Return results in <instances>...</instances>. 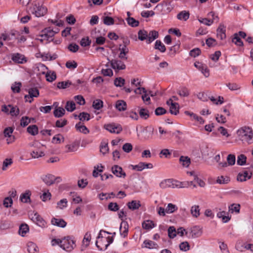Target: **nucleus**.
<instances>
[{
  "instance_id": "11",
  "label": "nucleus",
  "mask_w": 253,
  "mask_h": 253,
  "mask_svg": "<svg viewBox=\"0 0 253 253\" xmlns=\"http://www.w3.org/2000/svg\"><path fill=\"white\" fill-rule=\"evenodd\" d=\"M152 168L153 165L152 164L142 162L133 166V169H136L138 171H141L145 169H152Z\"/></svg>"
},
{
  "instance_id": "17",
  "label": "nucleus",
  "mask_w": 253,
  "mask_h": 253,
  "mask_svg": "<svg viewBox=\"0 0 253 253\" xmlns=\"http://www.w3.org/2000/svg\"><path fill=\"white\" fill-rule=\"evenodd\" d=\"M115 108L119 111H124L126 110L127 105L126 102L124 100H119L116 102Z\"/></svg>"
},
{
  "instance_id": "2",
  "label": "nucleus",
  "mask_w": 253,
  "mask_h": 253,
  "mask_svg": "<svg viewBox=\"0 0 253 253\" xmlns=\"http://www.w3.org/2000/svg\"><path fill=\"white\" fill-rule=\"evenodd\" d=\"M62 242L61 248L67 252L72 251L76 247L75 242L69 236L63 238Z\"/></svg>"
},
{
  "instance_id": "26",
  "label": "nucleus",
  "mask_w": 253,
  "mask_h": 253,
  "mask_svg": "<svg viewBox=\"0 0 253 253\" xmlns=\"http://www.w3.org/2000/svg\"><path fill=\"white\" fill-rule=\"evenodd\" d=\"M31 192L30 190H26L25 193L22 194L20 196V200L23 203H28L30 202V196Z\"/></svg>"
},
{
  "instance_id": "50",
  "label": "nucleus",
  "mask_w": 253,
  "mask_h": 253,
  "mask_svg": "<svg viewBox=\"0 0 253 253\" xmlns=\"http://www.w3.org/2000/svg\"><path fill=\"white\" fill-rule=\"evenodd\" d=\"M246 160V157L243 154H241L237 158V163L239 165L243 166L245 164Z\"/></svg>"
},
{
  "instance_id": "52",
  "label": "nucleus",
  "mask_w": 253,
  "mask_h": 253,
  "mask_svg": "<svg viewBox=\"0 0 253 253\" xmlns=\"http://www.w3.org/2000/svg\"><path fill=\"white\" fill-rule=\"evenodd\" d=\"M13 163L12 160L11 159H5L2 163V169L3 170H5L7 167L10 166Z\"/></svg>"
},
{
  "instance_id": "12",
  "label": "nucleus",
  "mask_w": 253,
  "mask_h": 253,
  "mask_svg": "<svg viewBox=\"0 0 253 253\" xmlns=\"http://www.w3.org/2000/svg\"><path fill=\"white\" fill-rule=\"evenodd\" d=\"M91 239V234L89 232H86L84 237L82 241V250L83 251L86 249L89 245Z\"/></svg>"
},
{
  "instance_id": "15",
  "label": "nucleus",
  "mask_w": 253,
  "mask_h": 253,
  "mask_svg": "<svg viewBox=\"0 0 253 253\" xmlns=\"http://www.w3.org/2000/svg\"><path fill=\"white\" fill-rule=\"evenodd\" d=\"M79 144L76 141H74L70 144L66 145L65 148L66 149V152H74L76 151L79 148Z\"/></svg>"
},
{
  "instance_id": "32",
  "label": "nucleus",
  "mask_w": 253,
  "mask_h": 253,
  "mask_svg": "<svg viewBox=\"0 0 253 253\" xmlns=\"http://www.w3.org/2000/svg\"><path fill=\"white\" fill-rule=\"evenodd\" d=\"M75 127L77 130H79L80 132L84 134H87L89 132L88 128L85 126L83 125L81 122L77 124Z\"/></svg>"
},
{
  "instance_id": "53",
  "label": "nucleus",
  "mask_w": 253,
  "mask_h": 253,
  "mask_svg": "<svg viewBox=\"0 0 253 253\" xmlns=\"http://www.w3.org/2000/svg\"><path fill=\"white\" fill-rule=\"evenodd\" d=\"M67 203L68 201L66 199H63L57 203V208L59 209H63L67 207Z\"/></svg>"
},
{
  "instance_id": "58",
  "label": "nucleus",
  "mask_w": 253,
  "mask_h": 253,
  "mask_svg": "<svg viewBox=\"0 0 253 253\" xmlns=\"http://www.w3.org/2000/svg\"><path fill=\"white\" fill-rule=\"evenodd\" d=\"M198 21L201 23H203L207 26H211L213 23V19H209L208 18H200L198 19Z\"/></svg>"
},
{
  "instance_id": "10",
  "label": "nucleus",
  "mask_w": 253,
  "mask_h": 253,
  "mask_svg": "<svg viewBox=\"0 0 253 253\" xmlns=\"http://www.w3.org/2000/svg\"><path fill=\"white\" fill-rule=\"evenodd\" d=\"M42 180L46 185L50 186L55 182V177L52 174H47L43 176Z\"/></svg>"
},
{
  "instance_id": "33",
  "label": "nucleus",
  "mask_w": 253,
  "mask_h": 253,
  "mask_svg": "<svg viewBox=\"0 0 253 253\" xmlns=\"http://www.w3.org/2000/svg\"><path fill=\"white\" fill-rule=\"evenodd\" d=\"M178 210V207L172 203L168 204L166 208V211L167 213H172Z\"/></svg>"
},
{
  "instance_id": "49",
  "label": "nucleus",
  "mask_w": 253,
  "mask_h": 253,
  "mask_svg": "<svg viewBox=\"0 0 253 253\" xmlns=\"http://www.w3.org/2000/svg\"><path fill=\"white\" fill-rule=\"evenodd\" d=\"M229 210L231 212H235L238 213L240 212V205L236 204H232L229 207Z\"/></svg>"
},
{
  "instance_id": "34",
  "label": "nucleus",
  "mask_w": 253,
  "mask_h": 253,
  "mask_svg": "<svg viewBox=\"0 0 253 253\" xmlns=\"http://www.w3.org/2000/svg\"><path fill=\"white\" fill-rule=\"evenodd\" d=\"M65 109L60 107L56 108L53 112V114L56 118H60L62 117L65 114Z\"/></svg>"
},
{
  "instance_id": "62",
  "label": "nucleus",
  "mask_w": 253,
  "mask_h": 253,
  "mask_svg": "<svg viewBox=\"0 0 253 253\" xmlns=\"http://www.w3.org/2000/svg\"><path fill=\"white\" fill-rule=\"evenodd\" d=\"M77 62L74 61H68L66 63V67L70 69H74L77 68Z\"/></svg>"
},
{
  "instance_id": "14",
  "label": "nucleus",
  "mask_w": 253,
  "mask_h": 253,
  "mask_svg": "<svg viewBox=\"0 0 253 253\" xmlns=\"http://www.w3.org/2000/svg\"><path fill=\"white\" fill-rule=\"evenodd\" d=\"M171 188H187L188 185L187 182H181L178 180L171 179Z\"/></svg>"
},
{
  "instance_id": "19",
  "label": "nucleus",
  "mask_w": 253,
  "mask_h": 253,
  "mask_svg": "<svg viewBox=\"0 0 253 253\" xmlns=\"http://www.w3.org/2000/svg\"><path fill=\"white\" fill-rule=\"evenodd\" d=\"M31 219L40 226L44 225L45 221L37 213L32 215Z\"/></svg>"
},
{
  "instance_id": "29",
  "label": "nucleus",
  "mask_w": 253,
  "mask_h": 253,
  "mask_svg": "<svg viewBox=\"0 0 253 253\" xmlns=\"http://www.w3.org/2000/svg\"><path fill=\"white\" fill-rule=\"evenodd\" d=\"M27 250L29 253H37L38 248L34 243L30 242L27 244Z\"/></svg>"
},
{
  "instance_id": "46",
  "label": "nucleus",
  "mask_w": 253,
  "mask_h": 253,
  "mask_svg": "<svg viewBox=\"0 0 253 253\" xmlns=\"http://www.w3.org/2000/svg\"><path fill=\"white\" fill-rule=\"evenodd\" d=\"M10 110L9 114L12 116H17L19 113V110L16 106H13L11 105H8Z\"/></svg>"
},
{
  "instance_id": "36",
  "label": "nucleus",
  "mask_w": 253,
  "mask_h": 253,
  "mask_svg": "<svg viewBox=\"0 0 253 253\" xmlns=\"http://www.w3.org/2000/svg\"><path fill=\"white\" fill-rule=\"evenodd\" d=\"M28 133L32 135H36L38 133V128L36 125H31L27 128Z\"/></svg>"
},
{
  "instance_id": "6",
  "label": "nucleus",
  "mask_w": 253,
  "mask_h": 253,
  "mask_svg": "<svg viewBox=\"0 0 253 253\" xmlns=\"http://www.w3.org/2000/svg\"><path fill=\"white\" fill-rule=\"evenodd\" d=\"M110 62L112 68L115 70L119 71L126 69L125 64L121 60L112 59Z\"/></svg>"
},
{
  "instance_id": "60",
  "label": "nucleus",
  "mask_w": 253,
  "mask_h": 253,
  "mask_svg": "<svg viewBox=\"0 0 253 253\" xmlns=\"http://www.w3.org/2000/svg\"><path fill=\"white\" fill-rule=\"evenodd\" d=\"M125 82V80L122 78H117L114 80V84L116 86L121 87L124 85Z\"/></svg>"
},
{
  "instance_id": "51",
  "label": "nucleus",
  "mask_w": 253,
  "mask_h": 253,
  "mask_svg": "<svg viewBox=\"0 0 253 253\" xmlns=\"http://www.w3.org/2000/svg\"><path fill=\"white\" fill-rule=\"evenodd\" d=\"M46 81L52 82L56 79V76L54 72H47L45 75Z\"/></svg>"
},
{
  "instance_id": "45",
  "label": "nucleus",
  "mask_w": 253,
  "mask_h": 253,
  "mask_svg": "<svg viewBox=\"0 0 253 253\" xmlns=\"http://www.w3.org/2000/svg\"><path fill=\"white\" fill-rule=\"evenodd\" d=\"M31 155L33 158H39L44 156V153L42 151L34 150L31 153Z\"/></svg>"
},
{
  "instance_id": "41",
  "label": "nucleus",
  "mask_w": 253,
  "mask_h": 253,
  "mask_svg": "<svg viewBox=\"0 0 253 253\" xmlns=\"http://www.w3.org/2000/svg\"><path fill=\"white\" fill-rule=\"evenodd\" d=\"M29 231V227L26 224H22L19 229V233L22 236H24Z\"/></svg>"
},
{
  "instance_id": "47",
  "label": "nucleus",
  "mask_w": 253,
  "mask_h": 253,
  "mask_svg": "<svg viewBox=\"0 0 253 253\" xmlns=\"http://www.w3.org/2000/svg\"><path fill=\"white\" fill-rule=\"evenodd\" d=\"M65 109L69 112H73L76 109L75 103L73 101H67Z\"/></svg>"
},
{
  "instance_id": "30",
  "label": "nucleus",
  "mask_w": 253,
  "mask_h": 253,
  "mask_svg": "<svg viewBox=\"0 0 253 253\" xmlns=\"http://www.w3.org/2000/svg\"><path fill=\"white\" fill-rule=\"evenodd\" d=\"M179 162L183 167L187 168L191 163L190 158L188 156H182L179 158Z\"/></svg>"
},
{
  "instance_id": "43",
  "label": "nucleus",
  "mask_w": 253,
  "mask_h": 253,
  "mask_svg": "<svg viewBox=\"0 0 253 253\" xmlns=\"http://www.w3.org/2000/svg\"><path fill=\"white\" fill-rule=\"evenodd\" d=\"M103 102L101 100L96 99L93 102L92 106L95 109L99 110L103 107Z\"/></svg>"
},
{
  "instance_id": "63",
  "label": "nucleus",
  "mask_w": 253,
  "mask_h": 253,
  "mask_svg": "<svg viewBox=\"0 0 253 253\" xmlns=\"http://www.w3.org/2000/svg\"><path fill=\"white\" fill-rule=\"evenodd\" d=\"M21 86V83L20 82H15L11 86V89L14 92L18 93L20 90V87Z\"/></svg>"
},
{
  "instance_id": "42",
  "label": "nucleus",
  "mask_w": 253,
  "mask_h": 253,
  "mask_svg": "<svg viewBox=\"0 0 253 253\" xmlns=\"http://www.w3.org/2000/svg\"><path fill=\"white\" fill-rule=\"evenodd\" d=\"M178 94L182 97H187L189 95V90L186 87H182L178 91Z\"/></svg>"
},
{
  "instance_id": "59",
  "label": "nucleus",
  "mask_w": 253,
  "mask_h": 253,
  "mask_svg": "<svg viewBox=\"0 0 253 253\" xmlns=\"http://www.w3.org/2000/svg\"><path fill=\"white\" fill-rule=\"evenodd\" d=\"M176 232L173 226H170L168 229V235L170 238H174L176 235Z\"/></svg>"
},
{
  "instance_id": "13",
  "label": "nucleus",
  "mask_w": 253,
  "mask_h": 253,
  "mask_svg": "<svg viewBox=\"0 0 253 253\" xmlns=\"http://www.w3.org/2000/svg\"><path fill=\"white\" fill-rule=\"evenodd\" d=\"M225 31V26L220 24L216 30L217 38L221 40L224 39L226 38Z\"/></svg>"
},
{
  "instance_id": "54",
  "label": "nucleus",
  "mask_w": 253,
  "mask_h": 253,
  "mask_svg": "<svg viewBox=\"0 0 253 253\" xmlns=\"http://www.w3.org/2000/svg\"><path fill=\"white\" fill-rule=\"evenodd\" d=\"M210 99L215 104L218 105L221 104L223 103L224 99L222 97L218 96V99L215 98L214 97L211 96L210 97Z\"/></svg>"
},
{
  "instance_id": "64",
  "label": "nucleus",
  "mask_w": 253,
  "mask_h": 253,
  "mask_svg": "<svg viewBox=\"0 0 253 253\" xmlns=\"http://www.w3.org/2000/svg\"><path fill=\"white\" fill-rule=\"evenodd\" d=\"M31 119L28 117H23L21 119L20 125L22 126L25 127L27 126L31 122Z\"/></svg>"
},
{
  "instance_id": "23",
  "label": "nucleus",
  "mask_w": 253,
  "mask_h": 253,
  "mask_svg": "<svg viewBox=\"0 0 253 253\" xmlns=\"http://www.w3.org/2000/svg\"><path fill=\"white\" fill-rule=\"evenodd\" d=\"M190 16L189 12L186 10H183L180 12L177 15V18L179 20L186 21L187 20Z\"/></svg>"
},
{
  "instance_id": "35",
  "label": "nucleus",
  "mask_w": 253,
  "mask_h": 253,
  "mask_svg": "<svg viewBox=\"0 0 253 253\" xmlns=\"http://www.w3.org/2000/svg\"><path fill=\"white\" fill-rule=\"evenodd\" d=\"M42 32L43 33L44 37H46V36H48L49 39L55 35L53 30L51 29L50 27L44 29L42 31Z\"/></svg>"
},
{
  "instance_id": "16",
  "label": "nucleus",
  "mask_w": 253,
  "mask_h": 253,
  "mask_svg": "<svg viewBox=\"0 0 253 253\" xmlns=\"http://www.w3.org/2000/svg\"><path fill=\"white\" fill-rule=\"evenodd\" d=\"M51 222L52 225L62 228L65 227L67 225L65 221L60 218H53L51 219Z\"/></svg>"
},
{
  "instance_id": "20",
  "label": "nucleus",
  "mask_w": 253,
  "mask_h": 253,
  "mask_svg": "<svg viewBox=\"0 0 253 253\" xmlns=\"http://www.w3.org/2000/svg\"><path fill=\"white\" fill-rule=\"evenodd\" d=\"M158 32L156 31H151L148 34L147 39L146 40L147 43L149 44L152 42L158 37Z\"/></svg>"
},
{
  "instance_id": "55",
  "label": "nucleus",
  "mask_w": 253,
  "mask_h": 253,
  "mask_svg": "<svg viewBox=\"0 0 253 253\" xmlns=\"http://www.w3.org/2000/svg\"><path fill=\"white\" fill-rule=\"evenodd\" d=\"M100 152L103 155L107 153L109 151L108 143L106 142H102L100 145Z\"/></svg>"
},
{
  "instance_id": "48",
  "label": "nucleus",
  "mask_w": 253,
  "mask_h": 253,
  "mask_svg": "<svg viewBox=\"0 0 253 253\" xmlns=\"http://www.w3.org/2000/svg\"><path fill=\"white\" fill-rule=\"evenodd\" d=\"M148 33L145 30H140L138 33V38L140 41H144L147 39Z\"/></svg>"
},
{
  "instance_id": "28",
  "label": "nucleus",
  "mask_w": 253,
  "mask_h": 253,
  "mask_svg": "<svg viewBox=\"0 0 253 253\" xmlns=\"http://www.w3.org/2000/svg\"><path fill=\"white\" fill-rule=\"evenodd\" d=\"M171 179H164L159 183V186L162 189L171 188Z\"/></svg>"
},
{
  "instance_id": "9",
  "label": "nucleus",
  "mask_w": 253,
  "mask_h": 253,
  "mask_svg": "<svg viewBox=\"0 0 253 253\" xmlns=\"http://www.w3.org/2000/svg\"><path fill=\"white\" fill-rule=\"evenodd\" d=\"M112 172L116 176L119 177H123L124 178L126 176V174L123 171L122 168L118 165H115L112 167Z\"/></svg>"
},
{
  "instance_id": "5",
  "label": "nucleus",
  "mask_w": 253,
  "mask_h": 253,
  "mask_svg": "<svg viewBox=\"0 0 253 253\" xmlns=\"http://www.w3.org/2000/svg\"><path fill=\"white\" fill-rule=\"evenodd\" d=\"M28 95H25L24 98L26 101L31 103L33 101L32 98L37 97L39 96V91L36 87H32L28 89Z\"/></svg>"
},
{
  "instance_id": "22",
  "label": "nucleus",
  "mask_w": 253,
  "mask_h": 253,
  "mask_svg": "<svg viewBox=\"0 0 253 253\" xmlns=\"http://www.w3.org/2000/svg\"><path fill=\"white\" fill-rule=\"evenodd\" d=\"M190 212L193 217L197 218L200 215V209L198 205H193L190 209Z\"/></svg>"
},
{
  "instance_id": "40",
  "label": "nucleus",
  "mask_w": 253,
  "mask_h": 253,
  "mask_svg": "<svg viewBox=\"0 0 253 253\" xmlns=\"http://www.w3.org/2000/svg\"><path fill=\"white\" fill-rule=\"evenodd\" d=\"M246 244L242 241H238L236 244L235 248L239 252H244L246 249Z\"/></svg>"
},
{
  "instance_id": "18",
  "label": "nucleus",
  "mask_w": 253,
  "mask_h": 253,
  "mask_svg": "<svg viewBox=\"0 0 253 253\" xmlns=\"http://www.w3.org/2000/svg\"><path fill=\"white\" fill-rule=\"evenodd\" d=\"M140 117L143 120H147L150 117V113L148 109L139 108L138 110Z\"/></svg>"
},
{
  "instance_id": "37",
  "label": "nucleus",
  "mask_w": 253,
  "mask_h": 253,
  "mask_svg": "<svg viewBox=\"0 0 253 253\" xmlns=\"http://www.w3.org/2000/svg\"><path fill=\"white\" fill-rule=\"evenodd\" d=\"M185 114L193 117L195 120L197 121L201 124L204 123V120L202 117L198 116L197 115L194 114L193 113L190 112L189 111H185Z\"/></svg>"
},
{
  "instance_id": "57",
  "label": "nucleus",
  "mask_w": 253,
  "mask_h": 253,
  "mask_svg": "<svg viewBox=\"0 0 253 253\" xmlns=\"http://www.w3.org/2000/svg\"><path fill=\"white\" fill-rule=\"evenodd\" d=\"M78 117L81 121H88L90 119L89 114L85 112L81 113Z\"/></svg>"
},
{
  "instance_id": "27",
  "label": "nucleus",
  "mask_w": 253,
  "mask_h": 253,
  "mask_svg": "<svg viewBox=\"0 0 253 253\" xmlns=\"http://www.w3.org/2000/svg\"><path fill=\"white\" fill-rule=\"evenodd\" d=\"M142 248H146L150 249H156L158 248V245L151 240H146L144 241Z\"/></svg>"
},
{
  "instance_id": "4",
  "label": "nucleus",
  "mask_w": 253,
  "mask_h": 253,
  "mask_svg": "<svg viewBox=\"0 0 253 253\" xmlns=\"http://www.w3.org/2000/svg\"><path fill=\"white\" fill-rule=\"evenodd\" d=\"M154 128L151 126H147L142 130L143 133L142 139L144 140H148L152 138L154 134Z\"/></svg>"
},
{
  "instance_id": "21",
  "label": "nucleus",
  "mask_w": 253,
  "mask_h": 253,
  "mask_svg": "<svg viewBox=\"0 0 253 253\" xmlns=\"http://www.w3.org/2000/svg\"><path fill=\"white\" fill-rule=\"evenodd\" d=\"M119 50L120 51V53L119 57L122 59L127 60V58L126 56V54L128 52V49L126 47V45H123L122 47H121V45H120Z\"/></svg>"
},
{
  "instance_id": "44",
  "label": "nucleus",
  "mask_w": 253,
  "mask_h": 253,
  "mask_svg": "<svg viewBox=\"0 0 253 253\" xmlns=\"http://www.w3.org/2000/svg\"><path fill=\"white\" fill-rule=\"evenodd\" d=\"M155 226V224L152 221L146 220L142 223V227L145 229H150Z\"/></svg>"
},
{
  "instance_id": "39",
  "label": "nucleus",
  "mask_w": 253,
  "mask_h": 253,
  "mask_svg": "<svg viewBox=\"0 0 253 253\" xmlns=\"http://www.w3.org/2000/svg\"><path fill=\"white\" fill-rule=\"evenodd\" d=\"M155 48L160 50L162 52H165L166 50L165 45L159 40L156 41L155 44Z\"/></svg>"
},
{
  "instance_id": "8",
  "label": "nucleus",
  "mask_w": 253,
  "mask_h": 253,
  "mask_svg": "<svg viewBox=\"0 0 253 253\" xmlns=\"http://www.w3.org/2000/svg\"><path fill=\"white\" fill-rule=\"evenodd\" d=\"M106 129L111 133H119L122 131V127L120 125H115L114 124H108L104 126Z\"/></svg>"
},
{
  "instance_id": "31",
  "label": "nucleus",
  "mask_w": 253,
  "mask_h": 253,
  "mask_svg": "<svg viewBox=\"0 0 253 253\" xmlns=\"http://www.w3.org/2000/svg\"><path fill=\"white\" fill-rule=\"evenodd\" d=\"M252 173L249 175L247 171H245L243 173H239L237 176V180L239 181L243 182L247 180V179L251 178Z\"/></svg>"
},
{
  "instance_id": "61",
  "label": "nucleus",
  "mask_w": 253,
  "mask_h": 253,
  "mask_svg": "<svg viewBox=\"0 0 253 253\" xmlns=\"http://www.w3.org/2000/svg\"><path fill=\"white\" fill-rule=\"evenodd\" d=\"M103 20L104 24L106 25H111L114 23L113 18L109 16H104Z\"/></svg>"
},
{
  "instance_id": "25",
  "label": "nucleus",
  "mask_w": 253,
  "mask_h": 253,
  "mask_svg": "<svg viewBox=\"0 0 253 253\" xmlns=\"http://www.w3.org/2000/svg\"><path fill=\"white\" fill-rule=\"evenodd\" d=\"M169 106V111L171 114L176 115L179 113V105L177 103L173 102L172 100Z\"/></svg>"
},
{
  "instance_id": "38",
  "label": "nucleus",
  "mask_w": 253,
  "mask_h": 253,
  "mask_svg": "<svg viewBox=\"0 0 253 253\" xmlns=\"http://www.w3.org/2000/svg\"><path fill=\"white\" fill-rule=\"evenodd\" d=\"M126 20L127 22V24L132 27H136L139 25V21L138 20H135L132 17H128L126 19Z\"/></svg>"
},
{
  "instance_id": "56",
  "label": "nucleus",
  "mask_w": 253,
  "mask_h": 253,
  "mask_svg": "<svg viewBox=\"0 0 253 253\" xmlns=\"http://www.w3.org/2000/svg\"><path fill=\"white\" fill-rule=\"evenodd\" d=\"M179 248L181 251L186 252L190 249V246L187 242H183L180 244Z\"/></svg>"
},
{
  "instance_id": "24",
  "label": "nucleus",
  "mask_w": 253,
  "mask_h": 253,
  "mask_svg": "<svg viewBox=\"0 0 253 253\" xmlns=\"http://www.w3.org/2000/svg\"><path fill=\"white\" fill-rule=\"evenodd\" d=\"M128 208L131 210H136L138 209L141 206L140 202L139 201L133 200L127 204Z\"/></svg>"
},
{
  "instance_id": "3",
  "label": "nucleus",
  "mask_w": 253,
  "mask_h": 253,
  "mask_svg": "<svg viewBox=\"0 0 253 253\" xmlns=\"http://www.w3.org/2000/svg\"><path fill=\"white\" fill-rule=\"evenodd\" d=\"M31 12L36 17H39L45 14L47 9L42 5L35 4L32 8Z\"/></svg>"
},
{
  "instance_id": "1",
  "label": "nucleus",
  "mask_w": 253,
  "mask_h": 253,
  "mask_svg": "<svg viewBox=\"0 0 253 253\" xmlns=\"http://www.w3.org/2000/svg\"><path fill=\"white\" fill-rule=\"evenodd\" d=\"M237 133L242 141L246 142L249 144L252 143L253 138V133L250 127H242L238 130Z\"/></svg>"
},
{
  "instance_id": "7",
  "label": "nucleus",
  "mask_w": 253,
  "mask_h": 253,
  "mask_svg": "<svg viewBox=\"0 0 253 253\" xmlns=\"http://www.w3.org/2000/svg\"><path fill=\"white\" fill-rule=\"evenodd\" d=\"M202 233V228L198 226H195L191 228L188 234L189 237L191 238H196L200 237Z\"/></svg>"
}]
</instances>
